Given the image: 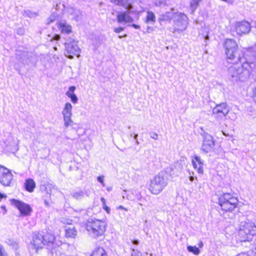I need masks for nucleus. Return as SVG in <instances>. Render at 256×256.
Returning a JSON list of instances; mask_svg holds the SVG:
<instances>
[{
    "instance_id": "c03bdc74",
    "label": "nucleus",
    "mask_w": 256,
    "mask_h": 256,
    "mask_svg": "<svg viewBox=\"0 0 256 256\" xmlns=\"http://www.w3.org/2000/svg\"><path fill=\"white\" fill-rule=\"evenodd\" d=\"M130 138H133L134 140H137L138 137V134H134L132 132L130 133Z\"/></svg>"
},
{
    "instance_id": "2eb2a0df",
    "label": "nucleus",
    "mask_w": 256,
    "mask_h": 256,
    "mask_svg": "<svg viewBox=\"0 0 256 256\" xmlns=\"http://www.w3.org/2000/svg\"><path fill=\"white\" fill-rule=\"evenodd\" d=\"M13 180V175L7 168L2 167L0 169V183L4 186H10Z\"/></svg>"
},
{
    "instance_id": "338daca9",
    "label": "nucleus",
    "mask_w": 256,
    "mask_h": 256,
    "mask_svg": "<svg viewBox=\"0 0 256 256\" xmlns=\"http://www.w3.org/2000/svg\"><path fill=\"white\" fill-rule=\"evenodd\" d=\"M140 204V206H142V204H140H140Z\"/></svg>"
},
{
    "instance_id": "4468645a",
    "label": "nucleus",
    "mask_w": 256,
    "mask_h": 256,
    "mask_svg": "<svg viewBox=\"0 0 256 256\" xmlns=\"http://www.w3.org/2000/svg\"><path fill=\"white\" fill-rule=\"evenodd\" d=\"M72 108V106L70 102H66L62 111V114L64 116V126L66 127H68L69 126H72L73 127L74 123L71 120Z\"/></svg>"
},
{
    "instance_id": "f3484780",
    "label": "nucleus",
    "mask_w": 256,
    "mask_h": 256,
    "mask_svg": "<svg viewBox=\"0 0 256 256\" xmlns=\"http://www.w3.org/2000/svg\"><path fill=\"white\" fill-rule=\"evenodd\" d=\"M192 162L194 168L197 170L198 173L200 174H204V161L200 156L195 155L192 158Z\"/></svg>"
},
{
    "instance_id": "e433bc0d",
    "label": "nucleus",
    "mask_w": 256,
    "mask_h": 256,
    "mask_svg": "<svg viewBox=\"0 0 256 256\" xmlns=\"http://www.w3.org/2000/svg\"><path fill=\"white\" fill-rule=\"evenodd\" d=\"M58 16V14L53 13L52 14L48 19V24H50V23L54 22L56 20Z\"/></svg>"
},
{
    "instance_id": "69168bd1",
    "label": "nucleus",
    "mask_w": 256,
    "mask_h": 256,
    "mask_svg": "<svg viewBox=\"0 0 256 256\" xmlns=\"http://www.w3.org/2000/svg\"><path fill=\"white\" fill-rule=\"evenodd\" d=\"M16 69L17 70H20L18 68H16Z\"/></svg>"
},
{
    "instance_id": "13d9d810",
    "label": "nucleus",
    "mask_w": 256,
    "mask_h": 256,
    "mask_svg": "<svg viewBox=\"0 0 256 256\" xmlns=\"http://www.w3.org/2000/svg\"><path fill=\"white\" fill-rule=\"evenodd\" d=\"M106 190L108 191V192H110L112 190V188L110 186V187H107L106 188Z\"/></svg>"
},
{
    "instance_id": "bb28decb",
    "label": "nucleus",
    "mask_w": 256,
    "mask_h": 256,
    "mask_svg": "<svg viewBox=\"0 0 256 256\" xmlns=\"http://www.w3.org/2000/svg\"><path fill=\"white\" fill-rule=\"evenodd\" d=\"M202 0H191L190 2V10L191 14H194L198 8L200 2Z\"/></svg>"
},
{
    "instance_id": "f704fd0d",
    "label": "nucleus",
    "mask_w": 256,
    "mask_h": 256,
    "mask_svg": "<svg viewBox=\"0 0 256 256\" xmlns=\"http://www.w3.org/2000/svg\"><path fill=\"white\" fill-rule=\"evenodd\" d=\"M154 4L156 6L164 7L166 5V0H156Z\"/></svg>"
},
{
    "instance_id": "de8ad7c7",
    "label": "nucleus",
    "mask_w": 256,
    "mask_h": 256,
    "mask_svg": "<svg viewBox=\"0 0 256 256\" xmlns=\"http://www.w3.org/2000/svg\"><path fill=\"white\" fill-rule=\"evenodd\" d=\"M154 30V28L152 27L149 26H148L147 27L146 32L148 33H150V32H153Z\"/></svg>"
},
{
    "instance_id": "ddd939ff",
    "label": "nucleus",
    "mask_w": 256,
    "mask_h": 256,
    "mask_svg": "<svg viewBox=\"0 0 256 256\" xmlns=\"http://www.w3.org/2000/svg\"><path fill=\"white\" fill-rule=\"evenodd\" d=\"M229 108L226 103H221L213 108L212 114L215 118L222 120L228 114Z\"/></svg>"
},
{
    "instance_id": "dca6fc26",
    "label": "nucleus",
    "mask_w": 256,
    "mask_h": 256,
    "mask_svg": "<svg viewBox=\"0 0 256 256\" xmlns=\"http://www.w3.org/2000/svg\"><path fill=\"white\" fill-rule=\"evenodd\" d=\"M235 30L239 36L246 34L250 32L251 26L250 24L246 20L236 22L234 26Z\"/></svg>"
},
{
    "instance_id": "3c124183",
    "label": "nucleus",
    "mask_w": 256,
    "mask_h": 256,
    "mask_svg": "<svg viewBox=\"0 0 256 256\" xmlns=\"http://www.w3.org/2000/svg\"><path fill=\"white\" fill-rule=\"evenodd\" d=\"M6 198V194H3L0 192V202L2 200L3 198Z\"/></svg>"
},
{
    "instance_id": "6ab92c4d",
    "label": "nucleus",
    "mask_w": 256,
    "mask_h": 256,
    "mask_svg": "<svg viewBox=\"0 0 256 256\" xmlns=\"http://www.w3.org/2000/svg\"><path fill=\"white\" fill-rule=\"evenodd\" d=\"M76 88L75 86H70L68 88V90L66 92L68 97L70 98L71 102L73 104H76L78 101V98L76 94L74 93Z\"/></svg>"
},
{
    "instance_id": "6e6d98bb",
    "label": "nucleus",
    "mask_w": 256,
    "mask_h": 256,
    "mask_svg": "<svg viewBox=\"0 0 256 256\" xmlns=\"http://www.w3.org/2000/svg\"><path fill=\"white\" fill-rule=\"evenodd\" d=\"M203 245H204V244H203V242H202V241L198 243V246H199L200 248H202V246H203Z\"/></svg>"
},
{
    "instance_id": "a211bd4d",
    "label": "nucleus",
    "mask_w": 256,
    "mask_h": 256,
    "mask_svg": "<svg viewBox=\"0 0 256 256\" xmlns=\"http://www.w3.org/2000/svg\"><path fill=\"white\" fill-rule=\"evenodd\" d=\"M16 55L17 60L24 66L30 65L31 64L32 56H29L28 52H24Z\"/></svg>"
},
{
    "instance_id": "f257e3e1",
    "label": "nucleus",
    "mask_w": 256,
    "mask_h": 256,
    "mask_svg": "<svg viewBox=\"0 0 256 256\" xmlns=\"http://www.w3.org/2000/svg\"><path fill=\"white\" fill-rule=\"evenodd\" d=\"M223 46L228 63L247 64L248 68L252 70L255 68L254 60H256V46L240 50L236 41L234 39L224 40Z\"/></svg>"
},
{
    "instance_id": "4d7b16f0",
    "label": "nucleus",
    "mask_w": 256,
    "mask_h": 256,
    "mask_svg": "<svg viewBox=\"0 0 256 256\" xmlns=\"http://www.w3.org/2000/svg\"><path fill=\"white\" fill-rule=\"evenodd\" d=\"M118 208L120 210H126L122 206H120L118 207Z\"/></svg>"
},
{
    "instance_id": "cd10ccee",
    "label": "nucleus",
    "mask_w": 256,
    "mask_h": 256,
    "mask_svg": "<svg viewBox=\"0 0 256 256\" xmlns=\"http://www.w3.org/2000/svg\"><path fill=\"white\" fill-rule=\"evenodd\" d=\"M156 22V16L154 13L151 11L147 12L146 22L147 24H154Z\"/></svg>"
},
{
    "instance_id": "c85d7f7f",
    "label": "nucleus",
    "mask_w": 256,
    "mask_h": 256,
    "mask_svg": "<svg viewBox=\"0 0 256 256\" xmlns=\"http://www.w3.org/2000/svg\"><path fill=\"white\" fill-rule=\"evenodd\" d=\"M52 250V252H48V256H66L64 254H62L60 252L61 248H59L58 249H56L54 248V250Z\"/></svg>"
},
{
    "instance_id": "c9c22d12",
    "label": "nucleus",
    "mask_w": 256,
    "mask_h": 256,
    "mask_svg": "<svg viewBox=\"0 0 256 256\" xmlns=\"http://www.w3.org/2000/svg\"><path fill=\"white\" fill-rule=\"evenodd\" d=\"M24 15L26 16H27L29 18H35L37 16V14L36 13L32 12V11L30 10H26L24 12Z\"/></svg>"
},
{
    "instance_id": "7c9ffc66",
    "label": "nucleus",
    "mask_w": 256,
    "mask_h": 256,
    "mask_svg": "<svg viewBox=\"0 0 256 256\" xmlns=\"http://www.w3.org/2000/svg\"><path fill=\"white\" fill-rule=\"evenodd\" d=\"M236 256H256V250H250L248 252H242Z\"/></svg>"
},
{
    "instance_id": "864d4df0",
    "label": "nucleus",
    "mask_w": 256,
    "mask_h": 256,
    "mask_svg": "<svg viewBox=\"0 0 256 256\" xmlns=\"http://www.w3.org/2000/svg\"><path fill=\"white\" fill-rule=\"evenodd\" d=\"M195 178H195V177H194V176H189V180H190V182H193V181L194 180Z\"/></svg>"
},
{
    "instance_id": "2f4dec72",
    "label": "nucleus",
    "mask_w": 256,
    "mask_h": 256,
    "mask_svg": "<svg viewBox=\"0 0 256 256\" xmlns=\"http://www.w3.org/2000/svg\"><path fill=\"white\" fill-rule=\"evenodd\" d=\"M100 201L102 202L103 209L107 213L109 214L110 212V208L106 206V200L103 197L100 198Z\"/></svg>"
},
{
    "instance_id": "052dcab7",
    "label": "nucleus",
    "mask_w": 256,
    "mask_h": 256,
    "mask_svg": "<svg viewBox=\"0 0 256 256\" xmlns=\"http://www.w3.org/2000/svg\"><path fill=\"white\" fill-rule=\"evenodd\" d=\"M126 36H127L126 34H124V36H119L118 37H119V38H122L123 37H126Z\"/></svg>"
},
{
    "instance_id": "f8f14e48",
    "label": "nucleus",
    "mask_w": 256,
    "mask_h": 256,
    "mask_svg": "<svg viewBox=\"0 0 256 256\" xmlns=\"http://www.w3.org/2000/svg\"><path fill=\"white\" fill-rule=\"evenodd\" d=\"M126 10L119 12L116 16L117 22L118 23L122 22H132L134 18L130 14H134L136 10L134 8L132 5H130L129 9H126Z\"/></svg>"
},
{
    "instance_id": "393cba45",
    "label": "nucleus",
    "mask_w": 256,
    "mask_h": 256,
    "mask_svg": "<svg viewBox=\"0 0 256 256\" xmlns=\"http://www.w3.org/2000/svg\"><path fill=\"white\" fill-rule=\"evenodd\" d=\"M65 231L66 236L67 238H74L76 236V230L74 227H66Z\"/></svg>"
},
{
    "instance_id": "39448f33",
    "label": "nucleus",
    "mask_w": 256,
    "mask_h": 256,
    "mask_svg": "<svg viewBox=\"0 0 256 256\" xmlns=\"http://www.w3.org/2000/svg\"><path fill=\"white\" fill-rule=\"evenodd\" d=\"M228 74L232 82H244L250 76L252 70L248 68L247 64H242L240 66H233L228 70Z\"/></svg>"
},
{
    "instance_id": "473e14b6",
    "label": "nucleus",
    "mask_w": 256,
    "mask_h": 256,
    "mask_svg": "<svg viewBox=\"0 0 256 256\" xmlns=\"http://www.w3.org/2000/svg\"><path fill=\"white\" fill-rule=\"evenodd\" d=\"M6 242L8 244L12 246L15 249H17L18 247V244L16 241L12 239H8L6 240Z\"/></svg>"
},
{
    "instance_id": "5701e85b",
    "label": "nucleus",
    "mask_w": 256,
    "mask_h": 256,
    "mask_svg": "<svg viewBox=\"0 0 256 256\" xmlns=\"http://www.w3.org/2000/svg\"><path fill=\"white\" fill-rule=\"evenodd\" d=\"M85 195L88 196L87 192L86 190H80L72 193V198L76 200H81L84 197Z\"/></svg>"
},
{
    "instance_id": "aec40b11",
    "label": "nucleus",
    "mask_w": 256,
    "mask_h": 256,
    "mask_svg": "<svg viewBox=\"0 0 256 256\" xmlns=\"http://www.w3.org/2000/svg\"><path fill=\"white\" fill-rule=\"evenodd\" d=\"M58 28L62 33L69 34L71 32V26L64 21H60L58 23Z\"/></svg>"
},
{
    "instance_id": "bf43d9fd",
    "label": "nucleus",
    "mask_w": 256,
    "mask_h": 256,
    "mask_svg": "<svg viewBox=\"0 0 256 256\" xmlns=\"http://www.w3.org/2000/svg\"><path fill=\"white\" fill-rule=\"evenodd\" d=\"M254 248H252V250H256V241L254 242Z\"/></svg>"
},
{
    "instance_id": "4be33fe9",
    "label": "nucleus",
    "mask_w": 256,
    "mask_h": 256,
    "mask_svg": "<svg viewBox=\"0 0 256 256\" xmlns=\"http://www.w3.org/2000/svg\"><path fill=\"white\" fill-rule=\"evenodd\" d=\"M110 2L116 6H120L125 9H129L130 5H132L130 0H110Z\"/></svg>"
},
{
    "instance_id": "c756f323",
    "label": "nucleus",
    "mask_w": 256,
    "mask_h": 256,
    "mask_svg": "<svg viewBox=\"0 0 256 256\" xmlns=\"http://www.w3.org/2000/svg\"><path fill=\"white\" fill-rule=\"evenodd\" d=\"M187 250L189 252H192L195 255H198L200 253L199 248L196 246H187Z\"/></svg>"
},
{
    "instance_id": "423d86ee",
    "label": "nucleus",
    "mask_w": 256,
    "mask_h": 256,
    "mask_svg": "<svg viewBox=\"0 0 256 256\" xmlns=\"http://www.w3.org/2000/svg\"><path fill=\"white\" fill-rule=\"evenodd\" d=\"M106 224L102 220L96 218H90L86 223V229L89 234L94 238H97L102 236L106 230Z\"/></svg>"
},
{
    "instance_id": "6e6552de",
    "label": "nucleus",
    "mask_w": 256,
    "mask_h": 256,
    "mask_svg": "<svg viewBox=\"0 0 256 256\" xmlns=\"http://www.w3.org/2000/svg\"><path fill=\"white\" fill-rule=\"evenodd\" d=\"M78 41L71 38L67 39L65 42V55L68 58H72L74 55L80 56V49L78 45Z\"/></svg>"
},
{
    "instance_id": "37998d69",
    "label": "nucleus",
    "mask_w": 256,
    "mask_h": 256,
    "mask_svg": "<svg viewBox=\"0 0 256 256\" xmlns=\"http://www.w3.org/2000/svg\"><path fill=\"white\" fill-rule=\"evenodd\" d=\"M60 36L59 34H54V36L52 38V40H51L52 41H54V40H60Z\"/></svg>"
},
{
    "instance_id": "0eeeda50",
    "label": "nucleus",
    "mask_w": 256,
    "mask_h": 256,
    "mask_svg": "<svg viewBox=\"0 0 256 256\" xmlns=\"http://www.w3.org/2000/svg\"><path fill=\"white\" fill-rule=\"evenodd\" d=\"M218 204L224 212L233 210L238 204V200L230 193H224L218 198Z\"/></svg>"
},
{
    "instance_id": "09e8293b",
    "label": "nucleus",
    "mask_w": 256,
    "mask_h": 256,
    "mask_svg": "<svg viewBox=\"0 0 256 256\" xmlns=\"http://www.w3.org/2000/svg\"><path fill=\"white\" fill-rule=\"evenodd\" d=\"M131 26L132 27H133L135 29H136V30H138L140 28V26L139 25H138V24H132Z\"/></svg>"
},
{
    "instance_id": "a18cd8bd",
    "label": "nucleus",
    "mask_w": 256,
    "mask_h": 256,
    "mask_svg": "<svg viewBox=\"0 0 256 256\" xmlns=\"http://www.w3.org/2000/svg\"><path fill=\"white\" fill-rule=\"evenodd\" d=\"M132 244L134 246H138L140 244V240L136 239L132 240Z\"/></svg>"
},
{
    "instance_id": "49530a36",
    "label": "nucleus",
    "mask_w": 256,
    "mask_h": 256,
    "mask_svg": "<svg viewBox=\"0 0 256 256\" xmlns=\"http://www.w3.org/2000/svg\"><path fill=\"white\" fill-rule=\"evenodd\" d=\"M253 100L256 103V87L253 90Z\"/></svg>"
},
{
    "instance_id": "a878e982",
    "label": "nucleus",
    "mask_w": 256,
    "mask_h": 256,
    "mask_svg": "<svg viewBox=\"0 0 256 256\" xmlns=\"http://www.w3.org/2000/svg\"><path fill=\"white\" fill-rule=\"evenodd\" d=\"M90 256H108V254L102 248L98 247L93 251Z\"/></svg>"
},
{
    "instance_id": "79ce46f5",
    "label": "nucleus",
    "mask_w": 256,
    "mask_h": 256,
    "mask_svg": "<svg viewBox=\"0 0 256 256\" xmlns=\"http://www.w3.org/2000/svg\"><path fill=\"white\" fill-rule=\"evenodd\" d=\"M24 33V28H20L17 30V34L18 35H22Z\"/></svg>"
},
{
    "instance_id": "5fc2aeb1",
    "label": "nucleus",
    "mask_w": 256,
    "mask_h": 256,
    "mask_svg": "<svg viewBox=\"0 0 256 256\" xmlns=\"http://www.w3.org/2000/svg\"><path fill=\"white\" fill-rule=\"evenodd\" d=\"M136 198H137L138 200H140V199L142 198V196H141V194H140V192H138L136 194Z\"/></svg>"
},
{
    "instance_id": "8fccbe9b",
    "label": "nucleus",
    "mask_w": 256,
    "mask_h": 256,
    "mask_svg": "<svg viewBox=\"0 0 256 256\" xmlns=\"http://www.w3.org/2000/svg\"><path fill=\"white\" fill-rule=\"evenodd\" d=\"M4 249L3 246L0 244V256H2Z\"/></svg>"
},
{
    "instance_id": "20e7f679",
    "label": "nucleus",
    "mask_w": 256,
    "mask_h": 256,
    "mask_svg": "<svg viewBox=\"0 0 256 256\" xmlns=\"http://www.w3.org/2000/svg\"><path fill=\"white\" fill-rule=\"evenodd\" d=\"M240 220L238 239L242 242L250 244L256 234V226L254 223L244 217L241 218Z\"/></svg>"
},
{
    "instance_id": "ea45409f",
    "label": "nucleus",
    "mask_w": 256,
    "mask_h": 256,
    "mask_svg": "<svg viewBox=\"0 0 256 256\" xmlns=\"http://www.w3.org/2000/svg\"><path fill=\"white\" fill-rule=\"evenodd\" d=\"M150 138L154 140H157L158 139V134L155 132H150Z\"/></svg>"
},
{
    "instance_id": "a19ab883",
    "label": "nucleus",
    "mask_w": 256,
    "mask_h": 256,
    "mask_svg": "<svg viewBox=\"0 0 256 256\" xmlns=\"http://www.w3.org/2000/svg\"><path fill=\"white\" fill-rule=\"evenodd\" d=\"M124 29V28L123 27L116 28H114V32L116 34H118L120 32L123 31Z\"/></svg>"
},
{
    "instance_id": "e2e57ef3",
    "label": "nucleus",
    "mask_w": 256,
    "mask_h": 256,
    "mask_svg": "<svg viewBox=\"0 0 256 256\" xmlns=\"http://www.w3.org/2000/svg\"><path fill=\"white\" fill-rule=\"evenodd\" d=\"M136 140V145H138L139 144V142L138 140Z\"/></svg>"
},
{
    "instance_id": "9b49d317",
    "label": "nucleus",
    "mask_w": 256,
    "mask_h": 256,
    "mask_svg": "<svg viewBox=\"0 0 256 256\" xmlns=\"http://www.w3.org/2000/svg\"><path fill=\"white\" fill-rule=\"evenodd\" d=\"M203 142L201 147V150L205 152L208 153L211 152L214 146V141L213 137L206 132L201 134Z\"/></svg>"
},
{
    "instance_id": "72a5a7b5",
    "label": "nucleus",
    "mask_w": 256,
    "mask_h": 256,
    "mask_svg": "<svg viewBox=\"0 0 256 256\" xmlns=\"http://www.w3.org/2000/svg\"><path fill=\"white\" fill-rule=\"evenodd\" d=\"M130 250V254L132 256H142V253L134 248L132 247Z\"/></svg>"
},
{
    "instance_id": "58836bf2",
    "label": "nucleus",
    "mask_w": 256,
    "mask_h": 256,
    "mask_svg": "<svg viewBox=\"0 0 256 256\" xmlns=\"http://www.w3.org/2000/svg\"><path fill=\"white\" fill-rule=\"evenodd\" d=\"M97 180L99 182H100L102 184V186H104V187L105 186V184L104 182V176H98L97 178Z\"/></svg>"
},
{
    "instance_id": "4c0bfd02",
    "label": "nucleus",
    "mask_w": 256,
    "mask_h": 256,
    "mask_svg": "<svg viewBox=\"0 0 256 256\" xmlns=\"http://www.w3.org/2000/svg\"><path fill=\"white\" fill-rule=\"evenodd\" d=\"M65 8V6L64 4L61 2L56 3V10L58 11L61 10L62 12Z\"/></svg>"
},
{
    "instance_id": "412c9836",
    "label": "nucleus",
    "mask_w": 256,
    "mask_h": 256,
    "mask_svg": "<svg viewBox=\"0 0 256 256\" xmlns=\"http://www.w3.org/2000/svg\"><path fill=\"white\" fill-rule=\"evenodd\" d=\"M36 186V184L34 180L32 178H28L24 182V188L28 192H33Z\"/></svg>"
},
{
    "instance_id": "f03ea898",
    "label": "nucleus",
    "mask_w": 256,
    "mask_h": 256,
    "mask_svg": "<svg viewBox=\"0 0 256 256\" xmlns=\"http://www.w3.org/2000/svg\"><path fill=\"white\" fill-rule=\"evenodd\" d=\"M55 239V236L53 234L48 232L44 234V232H34L32 235L30 248L37 252L39 250L46 246V248L50 250L49 252L55 251L56 250H54V248H60V246L54 242Z\"/></svg>"
},
{
    "instance_id": "7ed1b4c3",
    "label": "nucleus",
    "mask_w": 256,
    "mask_h": 256,
    "mask_svg": "<svg viewBox=\"0 0 256 256\" xmlns=\"http://www.w3.org/2000/svg\"><path fill=\"white\" fill-rule=\"evenodd\" d=\"M172 170L171 168H167L164 171L160 172L150 180L148 189L152 194H158L166 187Z\"/></svg>"
},
{
    "instance_id": "0e129e2a",
    "label": "nucleus",
    "mask_w": 256,
    "mask_h": 256,
    "mask_svg": "<svg viewBox=\"0 0 256 256\" xmlns=\"http://www.w3.org/2000/svg\"><path fill=\"white\" fill-rule=\"evenodd\" d=\"M146 152L150 153V150H147L145 152V153Z\"/></svg>"
},
{
    "instance_id": "680f3d73",
    "label": "nucleus",
    "mask_w": 256,
    "mask_h": 256,
    "mask_svg": "<svg viewBox=\"0 0 256 256\" xmlns=\"http://www.w3.org/2000/svg\"><path fill=\"white\" fill-rule=\"evenodd\" d=\"M44 204H46V206H48V202L46 200H44Z\"/></svg>"
},
{
    "instance_id": "9d476101",
    "label": "nucleus",
    "mask_w": 256,
    "mask_h": 256,
    "mask_svg": "<svg viewBox=\"0 0 256 256\" xmlns=\"http://www.w3.org/2000/svg\"><path fill=\"white\" fill-rule=\"evenodd\" d=\"M11 202L18 210L21 216H26L30 215L32 210L30 204L16 199H12Z\"/></svg>"
},
{
    "instance_id": "b1692460",
    "label": "nucleus",
    "mask_w": 256,
    "mask_h": 256,
    "mask_svg": "<svg viewBox=\"0 0 256 256\" xmlns=\"http://www.w3.org/2000/svg\"><path fill=\"white\" fill-rule=\"evenodd\" d=\"M174 14V12H166L164 14L160 15L158 20L160 22L170 20L171 19L172 20Z\"/></svg>"
},
{
    "instance_id": "603ef678",
    "label": "nucleus",
    "mask_w": 256,
    "mask_h": 256,
    "mask_svg": "<svg viewBox=\"0 0 256 256\" xmlns=\"http://www.w3.org/2000/svg\"><path fill=\"white\" fill-rule=\"evenodd\" d=\"M1 208L2 209L4 210V214H6V207L5 206H1Z\"/></svg>"
},
{
    "instance_id": "1a4fd4ad",
    "label": "nucleus",
    "mask_w": 256,
    "mask_h": 256,
    "mask_svg": "<svg viewBox=\"0 0 256 256\" xmlns=\"http://www.w3.org/2000/svg\"><path fill=\"white\" fill-rule=\"evenodd\" d=\"M172 20L174 32H182L186 28L188 18L185 14L178 12H174Z\"/></svg>"
}]
</instances>
